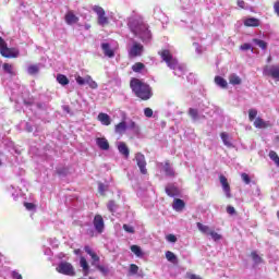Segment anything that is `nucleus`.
Segmentation results:
<instances>
[{
  "mask_svg": "<svg viewBox=\"0 0 279 279\" xmlns=\"http://www.w3.org/2000/svg\"><path fill=\"white\" fill-rule=\"evenodd\" d=\"M130 88L132 89V93H134L135 97L142 99V101H148V99H151L154 96V93H151V86L136 77L131 78Z\"/></svg>",
  "mask_w": 279,
  "mask_h": 279,
  "instance_id": "f257e3e1",
  "label": "nucleus"
},
{
  "mask_svg": "<svg viewBox=\"0 0 279 279\" xmlns=\"http://www.w3.org/2000/svg\"><path fill=\"white\" fill-rule=\"evenodd\" d=\"M93 12L97 14L98 25H100L101 27H106V25L110 24V20L108 19V16H106V10H104V8H101L100 5H94Z\"/></svg>",
  "mask_w": 279,
  "mask_h": 279,
  "instance_id": "f03ea898",
  "label": "nucleus"
},
{
  "mask_svg": "<svg viewBox=\"0 0 279 279\" xmlns=\"http://www.w3.org/2000/svg\"><path fill=\"white\" fill-rule=\"evenodd\" d=\"M159 56L166 62L167 66L169 69H175L178 66V60L173 58V54H171V51L168 49H163L159 52Z\"/></svg>",
  "mask_w": 279,
  "mask_h": 279,
  "instance_id": "7ed1b4c3",
  "label": "nucleus"
},
{
  "mask_svg": "<svg viewBox=\"0 0 279 279\" xmlns=\"http://www.w3.org/2000/svg\"><path fill=\"white\" fill-rule=\"evenodd\" d=\"M56 271L62 274L63 276H75V268L71 263L61 262L57 267Z\"/></svg>",
  "mask_w": 279,
  "mask_h": 279,
  "instance_id": "20e7f679",
  "label": "nucleus"
},
{
  "mask_svg": "<svg viewBox=\"0 0 279 279\" xmlns=\"http://www.w3.org/2000/svg\"><path fill=\"white\" fill-rule=\"evenodd\" d=\"M263 75H265L266 77H271L272 80H276V82H279V65L264 66Z\"/></svg>",
  "mask_w": 279,
  "mask_h": 279,
  "instance_id": "39448f33",
  "label": "nucleus"
},
{
  "mask_svg": "<svg viewBox=\"0 0 279 279\" xmlns=\"http://www.w3.org/2000/svg\"><path fill=\"white\" fill-rule=\"evenodd\" d=\"M145 51V46L138 41H134L132 47L129 50V58H140V56H143V52Z\"/></svg>",
  "mask_w": 279,
  "mask_h": 279,
  "instance_id": "423d86ee",
  "label": "nucleus"
},
{
  "mask_svg": "<svg viewBox=\"0 0 279 279\" xmlns=\"http://www.w3.org/2000/svg\"><path fill=\"white\" fill-rule=\"evenodd\" d=\"M135 161L142 175H147V160H145V155L143 153H136Z\"/></svg>",
  "mask_w": 279,
  "mask_h": 279,
  "instance_id": "0eeeda50",
  "label": "nucleus"
},
{
  "mask_svg": "<svg viewBox=\"0 0 279 279\" xmlns=\"http://www.w3.org/2000/svg\"><path fill=\"white\" fill-rule=\"evenodd\" d=\"M0 56H2V58L14 59L21 56V51H19V48H9L7 46L1 49Z\"/></svg>",
  "mask_w": 279,
  "mask_h": 279,
  "instance_id": "6e6552de",
  "label": "nucleus"
},
{
  "mask_svg": "<svg viewBox=\"0 0 279 279\" xmlns=\"http://www.w3.org/2000/svg\"><path fill=\"white\" fill-rule=\"evenodd\" d=\"M219 180H220V184L222 186V191H223L226 197H228V199H230V197H232V193H231V189H230V183L228 182V178H226V175H223V174H220Z\"/></svg>",
  "mask_w": 279,
  "mask_h": 279,
  "instance_id": "1a4fd4ad",
  "label": "nucleus"
},
{
  "mask_svg": "<svg viewBox=\"0 0 279 279\" xmlns=\"http://www.w3.org/2000/svg\"><path fill=\"white\" fill-rule=\"evenodd\" d=\"M93 225H94L96 232H98V234H101L104 232V228H106V226L104 223V217L101 215H96L94 217Z\"/></svg>",
  "mask_w": 279,
  "mask_h": 279,
  "instance_id": "9d476101",
  "label": "nucleus"
},
{
  "mask_svg": "<svg viewBox=\"0 0 279 279\" xmlns=\"http://www.w3.org/2000/svg\"><path fill=\"white\" fill-rule=\"evenodd\" d=\"M64 21L66 25H75V23L80 22V17H77L73 11H68L65 13Z\"/></svg>",
  "mask_w": 279,
  "mask_h": 279,
  "instance_id": "9b49d317",
  "label": "nucleus"
},
{
  "mask_svg": "<svg viewBox=\"0 0 279 279\" xmlns=\"http://www.w3.org/2000/svg\"><path fill=\"white\" fill-rule=\"evenodd\" d=\"M253 125H254V128H257V130H267V128H271V124H269V122L263 120V118H260V117L255 119Z\"/></svg>",
  "mask_w": 279,
  "mask_h": 279,
  "instance_id": "f8f14e48",
  "label": "nucleus"
},
{
  "mask_svg": "<svg viewBox=\"0 0 279 279\" xmlns=\"http://www.w3.org/2000/svg\"><path fill=\"white\" fill-rule=\"evenodd\" d=\"M243 23L244 27H260V20L256 17H247Z\"/></svg>",
  "mask_w": 279,
  "mask_h": 279,
  "instance_id": "ddd939ff",
  "label": "nucleus"
},
{
  "mask_svg": "<svg viewBox=\"0 0 279 279\" xmlns=\"http://www.w3.org/2000/svg\"><path fill=\"white\" fill-rule=\"evenodd\" d=\"M96 144L99 149H102L104 151H108V149H110V143H108V140H106V137L96 138Z\"/></svg>",
  "mask_w": 279,
  "mask_h": 279,
  "instance_id": "4468645a",
  "label": "nucleus"
},
{
  "mask_svg": "<svg viewBox=\"0 0 279 279\" xmlns=\"http://www.w3.org/2000/svg\"><path fill=\"white\" fill-rule=\"evenodd\" d=\"M118 150L124 158H130V148H128V144L125 142H120L118 145Z\"/></svg>",
  "mask_w": 279,
  "mask_h": 279,
  "instance_id": "2eb2a0df",
  "label": "nucleus"
},
{
  "mask_svg": "<svg viewBox=\"0 0 279 279\" xmlns=\"http://www.w3.org/2000/svg\"><path fill=\"white\" fill-rule=\"evenodd\" d=\"M84 251L86 252V254H88L93 260L92 265H95V263H99L100 258L99 255H97V253L93 252V248H90V246L86 245L84 247Z\"/></svg>",
  "mask_w": 279,
  "mask_h": 279,
  "instance_id": "dca6fc26",
  "label": "nucleus"
},
{
  "mask_svg": "<svg viewBox=\"0 0 279 279\" xmlns=\"http://www.w3.org/2000/svg\"><path fill=\"white\" fill-rule=\"evenodd\" d=\"M185 206L186 204L181 198H175L172 204L173 210H177V213L184 210Z\"/></svg>",
  "mask_w": 279,
  "mask_h": 279,
  "instance_id": "f3484780",
  "label": "nucleus"
},
{
  "mask_svg": "<svg viewBox=\"0 0 279 279\" xmlns=\"http://www.w3.org/2000/svg\"><path fill=\"white\" fill-rule=\"evenodd\" d=\"M101 49L107 58H114V50L110 49V44H101Z\"/></svg>",
  "mask_w": 279,
  "mask_h": 279,
  "instance_id": "a211bd4d",
  "label": "nucleus"
},
{
  "mask_svg": "<svg viewBox=\"0 0 279 279\" xmlns=\"http://www.w3.org/2000/svg\"><path fill=\"white\" fill-rule=\"evenodd\" d=\"M114 131L116 134H125V132L128 131V123H125V121L118 123L114 128Z\"/></svg>",
  "mask_w": 279,
  "mask_h": 279,
  "instance_id": "6ab92c4d",
  "label": "nucleus"
},
{
  "mask_svg": "<svg viewBox=\"0 0 279 279\" xmlns=\"http://www.w3.org/2000/svg\"><path fill=\"white\" fill-rule=\"evenodd\" d=\"M80 266L83 269L84 276H88V274H90V271H89L90 267L88 266V262L86 260V257H81Z\"/></svg>",
  "mask_w": 279,
  "mask_h": 279,
  "instance_id": "aec40b11",
  "label": "nucleus"
},
{
  "mask_svg": "<svg viewBox=\"0 0 279 279\" xmlns=\"http://www.w3.org/2000/svg\"><path fill=\"white\" fill-rule=\"evenodd\" d=\"M229 83L232 84V86H241V84H243V80L236 74H231L229 76Z\"/></svg>",
  "mask_w": 279,
  "mask_h": 279,
  "instance_id": "412c9836",
  "label": "nucleus"
},
{
  "mask_svg": "<svg viewBox=\"0 0 279 279\" xmlns=\"http://www.w3.org/2000/svg\"><path fill=\"white\" fill-rule=\"evenodd\" d=\"M98 121H100V123H102V125H110V123H112V121L110 120V116H108V113H99L98 114Z\"/></svg>",
  "mask_w": 279,
  "mask_h": 279,
  "instance_id": "4be33fe9",
  "label": "nucleus"
},
{
  "mask_svg": "<svg viewBox=\"0 0 279 279\" xmlns=\"http://www.w3.org/2000/svg\"><path fill=\"white\" fill-rule=\"evenodd\" d=\"M126 130H131L134 134H138L141 132V126H138L133 120H130L126 125Z\"/></svg>",
  "mask_w": 279,
  "mask_h": 279,
  "instance_id": "5701e85b",
  "label": "nucleus"
},
{
  "mask_svg": "<svg viewBox=\"0 0 279 279\" xmlns=\"http://www.w3.org/2000/svg\"><path fill=\"white\" fill-rule=\"evenodd\" d=\"M221 141L226 147H232V141L230 138V135L226 132L220 133Z\"/></svg>",
  "mask_w": 279,
  "mask_h": 279,
  "instance_id": "b1692460",
  "label": "nucleus"
},
{
  "mask_svg": "<svg viewBox=\"0 0 279 279\" xmlns=\"http://www.w3.org/2000/svg\"><path fill=\"white\" fill-rule=\"evenodd\" d=\"M215 84H217V86H220V88H228V81H226V78L221 76L215 77Z\"/></svg>",
  "mask_w": 279,
  "mask_h": 279,
  "instance_id": "393cba45",
  "label": "nucleus"
},
{
  "mask_svg": "<svg viewBox=\"0 0 279 279\" xmlns=\"http://www.w3.org/2000/svg\"><path fill=\"white\" fill-rule=\"evenodd\" d=\"M163 171L166 175H169L170 178H173V175H175V171H173V168H171V165L169 163V161L165 163Z\"/></svg>",
  "mask_w": 279,
  "mask_h": 279,
  "instance_id": "a878e982",
  "label": "nucleus"
},
{
  "mask_svg": "<svg viewBox=\"0 0 279 279\" xmlns=\"http://www.w3.org/2000/svg\"><path fill=\"white\" fill-rule=\"evenodd\" d=\"M166 258L169 263H173V265L178 264V256L171 251L166 252Z\"/></svg>",
  "mask_w": 279,
  "mask_h": 279,
  "instance_id": "bb28decb",
  "label": "nucleus"
},
{
  "mask_svg": "<svg viewBox=\"0 0 279 279\" xmlns=\"http://www.w3.org/2000/svg\"><path fill=\"white\" fill-rule=\"evenodd\" d=\"M2 69L4 73H8L9 75H16V73L14 72V65L10 63H3Z\"/></svg>",
  "mask_w": 279,
  "mask_h": 279,
  "instance_id": "cd10ccee",
  "label": "nucleus"
},
{
  "mask_svg": "<svg viewBox=\"0 0 279 279\" xmlns=\"http://www.w3.org/2000/svg\"><path fill=\"white\" fill-rule=\"evenodd\" d=\"M57 82L61 84V86H66L69 85V77H66L64 74H58Z\"/></svg>",
  "mask_w": 279,
  "mask_h": 279,
  "instance_id": "c85d7f7f",
  "label": "nucleus"
},
{
  "mask_svg": "<svg viewBox=\"0 0 279 279\" xmlns=\"http://www.w3.org/2000/svg\"><path fill=\"white\" fill-rule=\"evenodd\" d=\"M199 232H202L203 234H210V227L203 225L202 222H197L196 223Z\"/></svg>",
  "mask_w": 279,
  "mask_h": 279,
  "instance_id": "c756f323",
  "label": "nucleus"
},
{
  "mask_svg": "<svg viewBox=\"0 0 279 279\" xmlns=\"http://www.w3.org/2000/svg\"><path fill=\"white\" fill-rule=\"evenodd\" d=\"M251 257L255 265H260V263H263V257H260L256 251L251 252Z\"/></svg>",
  "mask_w": 279,
  "mask_h": 279,
  "instance_id": "7c9ffc66",
  "label": "nucleus"
},
{
  "mask_svg": "<svg viewBox=\"0 0 279 279\" xmlns=\"http://www.w3.org/2000/svg\"><path fill=\"white\" fill-rule=\"evenodd\" d=\"M166 193L169 197H175L178 195V189L175 186H167Z\"/></svg>",
  "mask_w": 279,
  "mask_h": 279,
  "instance_id": "2f4dec72",
  "label": "nucleus"
},
{
  "mask_svg": "<svg viewBox=\"0 0 279 279\" xmlns=\"http://www.w3.org/2000/svg\"><path fill=\"white\" fill-rule=\"evenodd\" d=\"M131 252H133V254H135V256H137L138 258L143 257V250H141V246L138 245H132Z\"/></svg>",
  "mask_w": 279,
  "mask_h": 279,
  "instance_id": "473e14b6",
  "label": "nucleus"
},
{
  "mask_svg": "<svg viewBox=\"0 0 279 279\" xmlns=\"http://www.w3.org/2000/svg\"><path fill=\"white\" fill-rule=\"evenodd\" d=\"M143 69H145V65L143 64V62H136L135 64L132 65V71L134 73H141Z\"/></svg>",
  "mask_w": 279,
  "mask_h": 279,
  "instance_id": "72a5a7b5",
  "label": "nucleus"
},
{
  "mask_svg": "<svg viewBox=\"0 0 279 279\" xmlns=\"http://www.w3.org/2000/svg\"><path fill=\"white\" fill-rule=\"evenodd\" d=\"M269 158H270V160H272L275 162V165H277V167H279V156H278V153H276L275 150H270L269 151Z\"/></svg>",
  "mask_w": 279,
  "mask_h": 279,
  "instance_id": "f704fd0d",
  "label": "nucleus"
},
{
  "mask_svg": "<svg viewBox=\"0 0 279 279\" xmlns=\"http://www.w3.org/2000/svg\"><path fill=\"white\" fill-rule=\"evenodd\" d=\"M253 43L256 44L257 47H259V49H263V50L267 49V43L265 40H263V39L254 38Z\"/></svg>",
  "mask_w": 279,
  "mask_h": 279,
  "instance_id": "c9c22d12",
  "label": "nucleus"
},
{
  "mask_svg": "<svg viewBox=\"0 0 279 279\" xmlns=\"http://www.w3.org/2000/svg\"><path fill=\"white\" fill-rule=\"evenodd\" d=\"M107 208L110 213H114L119 208V205H117V202L114 201H109L107 204Z\"/></svg>",
  "mask_w": 279,
  "mask_h": 279,
  "instance_id": "e433bc0d",
  "label": "nucleus"
},
{
  "mask_svg": "<svg viewBox=\"0 0 279 279\" xmlns=\"http://www.w3.org/2000/svg\"><path fill=\"white\" fill-rule=\"evenodd\" d=\"M106 191H108V185L104 183H98V193L105 197L106 196Z\"/></svg>",
  "mask_w": 279,
  "mask_h": 279,
  "instance_id": "4c0bfd02",
  "label": "nucleus"
},
{
  "mask_svg": "<svg viewBox=\"0 0 279 279\" xmlns=\"http://www.w3.org/2000/svg\"><path fill=\"white\" fill-rule=\"evenodd\" d=\"M39 69L38 65L33 64L27 68L28 75H36L38 73Z\"/></svg>",
  "mask_w": 279,
  "mask_h": 279,
  "instance_id": "58836bf2",
  "label": "nucleus"
},
{
  "mask_svg": "<svg viewBox=\"0 0 279 279\" xmlns=\"http://www.w3.org/2000/svg\"><path fill=\"white\" fill-rule=\"evenodd\" d=\"M258 117V110L256 109H250L248 110V121H254Z\"/></svg>",
  "mask_w": 279,
  "mask_h": 279,
  "instance_id": "ea45409f",
  "label": "nucleus"
},
{
  "mask_svg": "<svg viewBox=\"0 0 279 279\" xmlns=\"http://www.w3.org/2000/svg\"><path fill=\"white\" fill-rule=\"evenodd\" d=\"M86 84H88V86L90 87V88H93V89H95V88H97V82H95V81H93V77H90V76H86Z\"/></svg>",
  "mask_w": 279,
  "mask_h": 279,
  "instance_id": "a19ab883",
  "label": "nucleus"
},
{
  "mask_svg": "<svg viewBox=\"0 0 279 279\" xmlns=\"http://www.w3.org/2000/svg\"><path fill=\"white\" fill-rule=\"evenodd\" d=\"M189 114L192 119H198L199 117V112L197 111V109H193V108L189 109Z\"/></svg>",
  "mask_w": 279,
  "mask_h": 279,
  "instance_id": "79ce46f5",
  "label": "nucleus"
},
{
  "mask_svg": "<svg viewBox=\"0 0 279 279\" xmlns=\"http://www.w3.org/2000/svg\"><path fill=\"white\" fill-rule=\"evenodd\" d=\"M96 268L98 269V271H100V274H104V276H107V274L110 271L108 267L102 265H96Z\"/></svg>",
  "mask_w": 279,
  "mask_h": 279,
  "instance_id": "37998d69",
  "label": "nucleus"
},
{
  "mask_svg": "<svg viewBox=\"0 0 279 279\" xmlns=\"http://www.w3.org/2000/svg\"><path fill=\"white\" fill-rule=\"evenodd\" d=\"M241 179L244 182V184H250L252 182V179L250 178V174L243 172L241 174Z\"/></svg>",
  "mask_w": 279,
  "mask_h": 279,
  "instance_id": "c03bdc74",
  "label": "nucleus"
},
{
  "mask_svg": "<svg viewBox=\"0 0 279 279\" xmlns=\"http://www.w3.org/2000/svg\"><path fill=\"white\" fill-rule=\"evenodd\" d=\"M144 114L147 117V119H151L154 117V110L151 108L147 107L144 109Z\"/></svg>",
  "mask_w": 279,
  "mask_h": 279,
  "instance_id": "a18cd8bd",
  "label": "nucleus"
},
{
  "mask_svg": "<svg viewBox=\"0 0 279 279\" xmlns=\"http://www.w3.org/2000/svg\"><path fill=\"white\" fill-rule=\"evenodd\" d=\"M209 235L211 236L213 241H221V234L215 231H209Z\"/></svg>",
  "mask_w": 279,
  "mask_h": 279,
  "instance_id": "49530a36",
  "label": "nucleus"
},
{
  "mask_svg": "<svg viewBox=\"0 0 279 279\" xmlns=\"http://www.w3.org/2000/svg\"><path fill=\"white\" fill-rule=\"evenodd\" d=\"M130 274H132V276H136V274H138V267L136 266V264L130 265Z\"/></svg>",
  "mask_w": 279,
  "mask_h": 279,
  "instance_id": "de8ad7c7",
  "label": "nucleus"
},
{
  "mask_svg": "<svg viewBox=\"0 0 279 279\" xmlns=\"http://www.w3.org/2000/svg\"><path fill=\"white\" fill-rule=\"evenodd\" d=\"M24 207L26 208V210H36V204L34 203H24Z\"/></svg>",
  "mask_w": 279,
  "mask_h": 279,
  "instance_id": "09e8293b",
  "label": "nucleus"
},
{
  "mask_svg": "<svg viewBox=\"0 0 279 279\" xmlns=\"http://www.w3.org/2000/svg\"><path fill=\"white\" fill-rule=\"evenodd\" d=\"M75 80H76V83L78 84V86H84V84L87 83L86 77L84 78L82 76H76Z\"/></svg>",
  "mask_w": 279,
  "mask_h": 279,
  "instance_id": "8fccbe9b",
  "label": "nucleus"
},
{
  "mask_svg": "<svg viewBox=\"0 0 279 279\" xmlns=\"http://www.w3.org/2000/svg\"><path fill=\"white\" fill-rule=\"evenodd\" d=\"M123 230L125 232H129V234H134V227H132V226L123 225Z\"/></svg>",
  "mask_w": 279,
  "mask_h": 279,
  "instance_id": "3c124183",
  "label": "nucleus"
},
{
  "mask_svg": "<svg viewBox=\"0 0 279 279\" xmlns=\"http://www.w3.org/2000/svg\"><path fill=\"white\" fill-rule=\"evenodd\" d=\"M166 239H167V241H168L169 243H177V242H178V238H177L175 235H173V234H168V235L166 236Z\"/></svg>",
  "mask_w": 279,
  "mask_h": 279,
  "instance_id": "603ef678",
  "label": "nucleus"
},
{
  "mask_svg": "<svg viewBox=\"0 0 279 279\" xmlns=\"http://www.w3.org/2000/svg\"><path fill=\"white\" fill-rule=\"evenodd\" d=\"M227 213L228 215H236V209H234L233 206H227Z\"/></svg>",
  "mask_w": 279,
  "mask_h": 279,
  "instance_id": "864d4df0",
  "label": "nucleus"
},
{
  "mask_svg": "<svg viewBox=\"0 0 279 279\" xmlns=\"http://www.w3.org/2000/svg\"><path fill=\"white\" fill-rule=\"evenodd\" d=\"M240 49H242V51H250V49H252V45L250 44H243Z\"/></svg>",
  "mask_w": 279,
  "mask_h": 279,
  "instance_id": "5fc2aeb1",
  "label": "nucleus"
},
{
  "mask_svg": "<svg viewBox=\"0 0 279 279\" xmlns=\"http://www.w3.org/2000/svg\"><path fill=\"white\" fill-rule=\"evenodd\" d=\"M8 46V43L3 39V37L0 36V51L1 49H4Z\"/></svg>",
  "mask_w": 279,
  "mask_h": 279,
  "instance_id": "6e6d98bb",
  "label": "nucleus"
},
{
  "mask_svg": "<svg viewBox=\"0 0 279 279\" xmlns=\"http://www.w3.org/2000/svg\"><path fill=\"white\" fill-rule=\"evenodd\" d=\"M86 234L93 239L95 238V230L93 228L87 229Z\"/></svg>",
  "mask_w": 279,
  "mask_h": 279,
  "instance_id": "4d7b16f0",
  "label": "nucleus"
},
{
  "mask_svg": "<svg viewBox=\"0 0 279 279\" xmlns=\"http://www.w3.org/2000/svg\"><path fill=\"white\" fill-rule=\"evenodd\" d=\"M12 278H14V279H23V276L21 274H19V271L14 270L12 272Z\"/></svg>",
  "mask_w": 279,
  "mask_h": 279,
  "instance_id": "13d9d810",
  "label": "nucleus"
},
{
  "mask_svg": "<svg viewBox=\"0 0 279 279\" xmlns=\"http://www.w3.org/2000/svg\"><path fill=\"white\" fill-rule=\"evenodd\" d=\"M238 5L241 10H245V1L243 0H238Z\"/></svg>",
  "mask_w": 279,
  "mask_h": 279,
  "instance_id": "bf43d9fd",
  "label": "nucleus"
},
{
  "mask_svg": "<svg viewBox=\"0 0 279 279\" xmlns=\"http://www.w3.org/2000/svg\"><path fill=\"white\" fill-rule=\"evenodd\" d=\"M57 173H58V175H62V174L66 173V169L63 168V169L57 170Z\"/></svg>",
  "mask_w": 279,
  "mask_h": 279,
  "instance_id": "052dcab7",
  "label": "nucleus"
},
{
  "mask_svg": "<svg viewBox=\"0 0 279 279\" xmlns=\"http://www.w3.org/2000/svg\"><path fill=\"white\" fill-rule=\"evenodd\" d=\"M190 279H202V277L197 276V275H190L189 276Z\"/></svg>",
  "mask_w": 279,
  "mask_h": 279,
  "instance_id": "680f3d73",
  "label": "nucleus"
},
{
  "mask_svg": "<svg viewBox=\"0 0 279 279\" xmlns=\"http://www.w3.org/2000/svg\"><path fill=\"white\" fill-rule=\"evenodd\" d=\"M141 27H143V29H146V31H147V26H145V25H142Z\"/></svg>",
  "mask_w": 279,
  "mask_h": 279,
  "instance_id": "e2e57ef3",
  "label": "nucleus"
},
{
  "mask_svg": "<svg viewBox=\"0 0 279 279\" xmlns=\"http://www.w3.org/2000/svg\"><path fill=\"white\" fill-rule=\"evenodd\" d=\"M135 34H141V31L136 29V31H135Z\"/></svg>",
  "mask_w": 279,
  "mask_h": 279,
  "instance_id": "0e129e2a",
  "label": "nucleus"
},
{
  "mask_svg": "<svg viewBox=\"0 0 279 279\" xmlns=\"http://www.w3.org/2000/svg\"><path fill=\"white\" fill-rule=\"evenodd\" d=\"M28 132H32V128H28Z\"/></svg>",
  "mask_w": 279,
  "mask_h": 279,
  "instance_id": "69168bd1",
  "label": "nucleus"
},
{
  "mask_svg": "<svg viewBox=\"0 0 279 279\" xmlns=\"http://www.w3.org/2000/svg\"><path fill=\"white\" fill-rule=\"evenodd\" d=\"M28 132H32V128H28Z\"/></svg>",
  "mask_w": 279,
  "mask_h": 279,
  "instance_id": "338daca9",
  "label": "nucleus"
},
{
  "mask_svg": "<svg viewBox=\"0 0 279 279\" xmlns=\"http://www.w3.org/2000/svg\"><path fill=\"white\" fill-rule=\"evenodd\" d=\"M1 165H3V163H2L1 160H0V167H1Z\"/></svg>",
  "mask_w": 279,
  "mask_h": 279,
  "instance_id": "774afa93",
  "label": "nucleus"
}]
</instances>
